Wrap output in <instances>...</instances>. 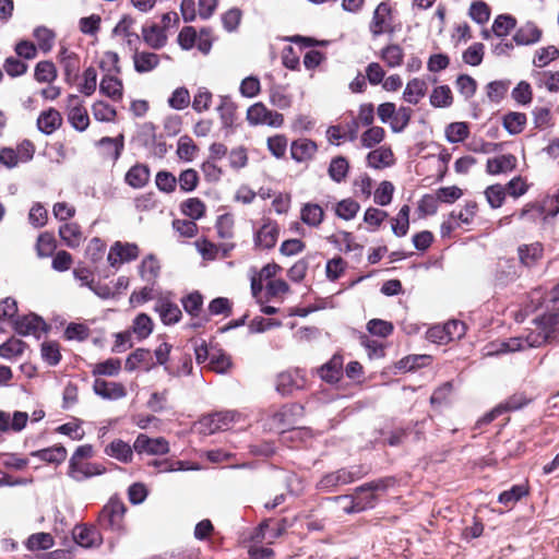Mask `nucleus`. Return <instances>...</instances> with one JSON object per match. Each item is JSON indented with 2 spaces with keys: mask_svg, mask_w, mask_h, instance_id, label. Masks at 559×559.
<instances>
[{
  "mask_svg": "<svg viewBox=\"0 0 559 559\" xmlns=\"http://www.w3.org/2000/svg\"><path fill=\"white\" fill-rule=\"evenodd\" d=\"M318 151L317 143L310 139H298L290 145V155L297 163L310 160Z\"/></svg>",
  "mask_w": 559,
  "mask_h": 559,
  "instance_id": "obj_17",
  "label": "nucleus"
},
{
  "mask_svg": "<svg viewBox=\"0 0 559 559\" xmlns=\"http://www.w3.org/2000/svg\"><path fill=\"white\" fill-rule=\"evenodd\" d=\"M150 465L156 467L158 472H175V471H198L200 467L186 461H171V460H154Z\"/></svg>",
  "mask_w": 559,
  "mask_h": 559,
  "instance_id": "obj_37",
  "label": "nucleus"
},
{
  "mask_svg": "<svg viewBox=\"0 0 559 559\" xmlns=\"http://www.w3.org/2000/svg\"><path fill=\"white\" fill-rule=\"evenodd\" d=\"M68 120L70 124L79 132L85 131L90 126V117L80 97L70 95L68 97Z\"/></svg>",
  "mask_w": 559,
  "mask_h": 559,
  "instance_id": "obj_8",
  "label": "nucleus"
},
{
  "mask_svg": "<svg viewBox=\"0 0 559 559\" xmlns=\"http://www.w3.org/2000/svg\"><path fill=\"white\" fill-rule=\"evenodd\" d=\"M427 84L421 79H413L411 80L404 90L403 97L404 100L416 105L419 100L426 95Z\"/></svg>",
  "mask_w": 559,
  "mask_h": 559,
  "instance_id": "obj_31",
  "label": "nucleus"
},
{
  "mask_svg": "<svg viewBox=\"0 0 559 559\" xmlns=\"http://www.w3.org/2000/svg\"><path fill=\"white\" fill-rule=\"evenodd\" d=\"M367 474L368 471L364 466L354 465L324 475L318 486L320 489L333 491L337 486L352 484Z\"/></svg>",
  "mask_w": 559,
  "mask_h": 559,
  "instance_id": "obj_3",
  "label": "nucleus"
},
{
  "mask_svg": "<svg viewBox=\"0 0 559 559\" xmlns=\"http://www.w3.org/2000/svg\"><path fill=\"white\" fill-rule=\"evenodd\" d=\"M26 545L31 550H46L53 546V537L49 533H36L28 537Z\"/></svg>",
  "mask_w": 559,
  "mask_h": 559,
  "instance_id": "obj_64",
  "label": "nucleus"
},
{
  "mask_svg": "<svg viewBox=\"0 0 559 559\" xmlns=\"http://www.w3.org/2000/svg\"><path fill=\"white\" fill-rule=\"evenodd\" d=\"M348 170L349 164L347 159L343 156H337L331 160L328 173L333 181L340 183L345 180Z\"/></svg>",
  "mask_w": 559,
  "mask_h": 559,
  "instance_id": "obj_41",
  "label": "nucleus"
},
{
  "mask_svg": "<svg viewBox=\"0 0 559 559\" xmlns=\"http://www.w3.org/2000/svg\"><path fill=\"white\" fill-rule=\"evenodd\" d=\"M46 328L47 325L45 321L34 313L23 316L14 321V329L16 333L24 336L33 335L36 338H39L46 331Z\"/></svg>",
  "mask_w": 559,
  "mask_h": 559,
  "instance_id": "obj_13",
  "label": "nucleus"
},
{
  "mask_svg": "<svg viewBox=\"0 0 559 559\" xmlns=\"http://www.w3.org/2000/svg\"><path fill=\"white\" fill-rule=\"evenodd\" d=\"M469 134L466 122H452L445 128V138L450 143L463 142Z\"/></svg>",
  "mask_w": 559,
  "mask_h": 559,
  "instance_id": "obj_46",
  "label": "nucleus"
},
{
  "mask_svg": "<svg viewBox=\"0 0 559 559\" xmlns=\"http://www.w3.org/2000/svg\"><path fill=\"white\" fill-rule=\"evenodd\" d=\"M154 310L159 314L164 324H175L181 319V310L167 297H160L156 300Z\"/></svg>",
  "mask_w": 559,
  "mask_h": 559,
  "instance_id": "obj_16",
  "label": "nucleus"
},
{
  "mask_svg": "<svg viewBox=\"0 0 559 559\" xmlns=\"http://www.w3.org/2000/svg\"><path fill=\"white\" fill-rule=\"evenodd\" d=\"M516 167V157L512 154H503L489 158L486 164V171L489 175H500L512 171Z\"/></svg>",
  "mask_w": 559,
  "mask_h": 559,
  "instance_id": "obj_20",
  "label": "nucleus"
},
{
  "mask_svg": "<svg viewBox=\"0 0 559 559\" xmlns=\"http://www.w3.org/2000/svg\"><path fill=\"white\" fill-rule=\"evenodd\" d=\"M535 329L526 336H518L501 342L499 347L490 354L512 353L523 350L531 347H539L546 342L555 338V334L559 324V313L550 312L534 320Z\"/></svg>",
  "mask_w": 559,
  "mask_h": 559,
  "instance_id": "obj_1",
  "label": "nucleus"
},
{
  "mask_svg": "<svg viewBox=\"0 0 559 559\" xmlns=\"http://www.w3.org/2000/svg\"><path fill=\"white\" fill-rule=\"evenodd\" d=\"M206 367L217 373H225L231 368V360L222 349L212 346V357Z\"/></svg>",
  "mask_w": 559,
  "mask_h": 559,
  "instance_id": "obj_36",
  "label": "nucleus"
},
{
  "mask_svg": "<svg viewBox=\"0 0 559 559\" xmlns=\"http://www.w3.org/2000/svg\"><path fill=\"white\" fill-rule=\"evenodd\" d=\"M413 116V110L409 107H400L395 110V115L390 123L391 130L395 133H400L406 129L408 126L411 118Z\"/></svg>",
  "mask_w": 559,
  "mask_h": 559,
  "instance_id": "obj_51",
  "label": "nucleus"
},
{
  "mask_svg": "<svg viewBox=\"0 0 559 559\" xmlns=\"http://www.w3.org/2000/svg\"><path fill=\"white\" fill-rule=\"evenodd\" d=\"M369 31L373 37L393 31L391 26V8L388 2H381L376 8Z\"/></svg>",
  "mask_w": 559,
  "mask_h": 559,
  "instance_id": "obj_12",
  "label": "nucleus"
},
{
  "mask_svg": "<svg viewBox=\"0 0 559 559\" xmlns=\"http://www.w3.org/2000/svg\"><path fill=\"white\" fill-rule=\"evenodd\" d=\"M93 389L98 396L106 400H119L127 395V390L121 383L103 379H96Z\"/></svg>",
  "mask_w": 559,
  "mask_h": 559,
  "instance_id": "obj_18",
  "label": "nucleus"
},
{
  "mask_svg": "<svg viewBox=\"0 0 559 559\" xmlns=\"http://www.w3.org/2000/svg\"><path fill=\"white\" fill-rule=\"evenodd\" d=\"M525 495H527L526 487L523 485H515L511 489L501 492L498 501L506 507L511 508Z\"/></svg>",
  "mask_w": 559,
  "mask_h": 559,
  "instance_id": "obj_56",
  "label": "nucleus"
},
{
  "mask_svg": "<svg viewBox=\"0 0 559 559\" xmlns=\"http://www.w3.org/2000/svg\"><path fill=\"white\" fill-rule=\"evenodd\" d=\"M34 37L36 38L38 48L41 51L48 52L52 49L55 43V34L49 28L44 26L35 28Z\"/></svg>",
  "mask_w": 559,
  "mask_h": 559,
  "instance_id": "obj_63",
  "label": "nucleus"
},
{
  "mask_svg": "<svg viewBox=\"0 0 559 559\" xmlns=\"http://www.w3.org/2000/svg\"><path fill=\"white\" fill-rule=\"evenodd\" d=\"M300 218L306 225L318 227L323 222L324 211L319 204L306 203L301 207Z\"/></svg>",
  "mask_w": 559,
  "mask_h": 559,
  "instance_id": "obj_32",
  "label": "nucleus"
},
{
  "mask_svg": "<svg viewBox=\"0 0 559 559\" xmlns=\"http://www.w3.org/2000/svg\"><path fill=\"white\" fill-rule=\"evenodd\" d=\"M99 91L112 100L118 102L122 99L123 85L117 76L105 75L100 81Z\"/></svg>",
  "mask_w": 559,
  "mask_h": 559,
  "instance_id": "obj_29",
  "label": "nucleus"
},
{
  "mask_svg": "<svg viewBox=\"0 0 559 559\" xmlns=\"http://www.w3.org/2000/svg\"><path fill=\"white\" fill-rule=\"evenodd\" d=\"M124 504L111 499L100 511L98 523L102 530L120 532L123 528Z\"/></svg>",
  "mask_w": 559,
  "mask_h": 559,
  "instance_id": "obj_4",
  "label": "nucleus"
},
{
  "mask_svg": "<svg viewBox=\"0 0 559 559\" xmlns=\"http://www.w3.org/2000/svg\"><path fill=\"white\" fill-rule=\"evenodd\" d=\"M139 253L140 250L135 243L116 241L109 249L107 261L110 266L118 269L123 263L135 260Z\"/></svg>",
  "mask_w": 559,
  "mask_h": 559,
  "instance_id": "obj_6",
  "label": "nucleus"
},
{
  "mask_svg": "<svg viewBox=\"0 0 559 559\" xmlns=\"http://www.w3.org/2000/svg\"><path fill=\"white\" fill-rule=\"evenodd\" d=\"M393 152L391 148L381 146L368 153L367 164L374 169H381L393 164Z\"/></svg>",
  "mask_w": 559,
  "mask_h": 559,
  "instance_id": "obj_28",
  "label": "nucleus"
},
{
  "mask_svg": "<svg viewBox=\"0 0 559 559\" xmlns=\"http://www.w3.org/2000/svg\"><path fill=\"white\" fill-rule=\"evenodd\" d=\"M35 80L39 83H51L57 78V70L51 61H40L35 67Z\"/></svg>",
  "mask_w": 559,
  "mask_h": 559,
  "instance_id": "obj_47",
  "label": "nucleus"
},
{
  "mask_svg": "<svg viewBox=\"0 0 559 559\" xmlns=\"http://www.w3.org/2000/svg\"><path fill=\"white\" fill-rule=\"evenodd\" d=\"M142 37L144 43L153 49L163 48L167 44L168 39L167 34L164 31V27H160L157 24L143 26Z\"/></svg>",
  "mask_w": 559,
  "mask_h": 559,
  "instance_id": "obj_21",
  "label": "nucleus"
},
{
  "mask_svg": "<svg viewBox=\"0 0 559 559\" xmlns=\"http://www.w3.org/2000/svg\"><path fill=\"white\" fill-rule=\"evenodd\" d=\"M61 123L62 117L55 108L43 111L37 118L38 130L47 135L53 133Z\"/></svg>",
  "mask_w": 559,
  "mask_h": 559,
  "instance_id": "obj_22",
  "label": "nucleus"
},
{
  "mask_svg": "<svg viewBox=\"0 0 559 559\" xmlns=\"http://www.w3.org/2000/svg\"><path fill=\"white\" fill-rule=\"evenodd\" d=\"M133 448L121 439H116L106 445L104 452L121 463H130L133 457Z\"/></svg>",
  "mask_w": 559,
  "mask_h": 559,
  "instance_id": "obj_23",
  "label": "nucleus"
},
{
  "mask_svg": "<svg viewBox=\"0 0 559 559\" xmlns=\"http://www.w3.org/2000/svg\"><path fill=\"white\" fill-rule=\"evenodd\" d=\"M177 183L179 185L180 190L186 193L193 191L199 185V175L197 170L188 168L181 171L177 178Z\"/></svg>",
  "mask_w": 559,
  "mask_h": 559,
  "instance_id": "obj_61",
  "label": "nucleus"
},
{
  "mask_svg": "<svg viewBox=\"0 0 559 559\" xmlns=\"http://www.w3.org/2000/svg\"><path fill=\"white\" fill-rule=\"evenodd\" d=\"M121 369V361L118 358H109L105 361L98 362L93 368L95 376H117Z\"/></svg>",
  "mask_w": 559,
  "mask_h": 559,
  "instance_id": "obj_60",
  "label": "nucleus"
},
{
  "mask_svg": "<svg viewBox=\"0 0 559 559\" xmlns=\"http://www.w3.org/2000/svg\"><path fill=\"white\" fill-rule=\"evenodd\" d=\"M394 193V186L390 181H382L373 194V201L380 206L389 205Z\"/></svg>",
  "mask_w": 559,
  "mask_h": 559,
  "instance_id": "obj_62",
  "label": "nucleus"
},
{
  "mask_svg": "<svg viewBox=\"0 0 559 559\" xmlns=\"http://www.w3.org/2000/svg\"><path fill=\"white\" fill-rule=\"evenodd\" d=\"M390 479H379L364 484L355 489V493L346 496L350 498L352 506L345 508L346 512H360L374 506L376 496L373 491L385 490L390 485Z\"/></svg>",
  "mask_w": 559,
  "mask_h": 559,
  "instance_id": "obj_2",
  "label": "nucleus"
},
{
  "mask_svg": "<svg viewBox=\"0 0 559 559\" xmlns=\"http://www.w3.org/2000/svg\"><path fill=\"white\" fill-rule=\"evenodd\" d=\"M160 265L157 258L153 254L146 255L140 266L139 273L143 281L153 284L159 275Z\"/></svg>",
  "mask_w": 559,
  "mask_h": 559,
  "instance_id": "obj_30",
  "label": "nucleus"
},
{
  "mask_svg": "<svg viewBox=\"0 0 559 559\" xmlns=\"http://www.w3.org/2000/svg\"><path fill=\"white\" fill-rule=\"evenodd\" d=\"M132 59L138 73L151 72L159 64V56L154 52L135 50Z\"/></svg>",
  "mask_w": 559,
  "mask_h": 559,
  "instance_id": "obj_24",
  "label": "nucleus"
},
{
  "mask_svg": "<svg viewBox=\"0 0 559 559\" xmlns=\"http://www.w3.org/2000/svg\"><path fill=\"white\" fill-rule=\"evenodd\" d=\"M165 370L173 377L188 376L192 371V359L189 355H181L176 364L166 366Z\"/></svg>",
  "mask_w": 559,
  "mask_h": 559,
  "instance_id": "obj_52",
  "label": "nucleus"
},
{
  "mask_svg": "<svg viewBox=\"0 0 559 559\" xmlns=\"http://www.w3.org/2000/svg\"><path fill=\"white\" fill-rule=\"evenodd\" d=\"M330 241L336 246L340 250L350 252L360 250L361 246L355 241V237L352 233L341 230L330 237Z\"/></svg>",
  "mask_w": 559,
  "mask_h": 559,
  "instance_id": "obj_38",
  "label": "nucleus"
},
{
  "mask_svg": "<svg viewBox=\"0 0 559 559\" xmlns=\"http://www.w3.org/2000/svg\"><path fill=\"white\" fill-rule=\"evenodd\" d=\"M306 373L301 369L287 370L278 374L276 389L283 394L287 395L295 390H300L306 386Z\"/></svg>",
  "mask_w": 559,
  "mask_h": 559,
  "instance_id": "obj_7",
  "label": "nucleus"
},
{
  "mask_svg": "<svg viewBox=\"0 0 559 559\" xmlns=\"http://www.w3.org/2000/svg\"><path fill=\"white\" fill-rule=\"evenodd\" d=\"M385 131L382 127L371 126L360 136L361 145L371 148L384 140Z\"/></svg>",
  "mask_w": 559,
  "mask_h": 559,
  "instance_id": "obj_53",
  "label": "nucleus"
},
{
  "mask_svg": "<svg viewBox=\"0 0 559 559\" xmlns=\"http://www.w3.org/2000/svg\"><path fill=\"white\" fill-rule=\"evenodd\" d=\"M409 212L411 207L403 205L396 217L392 219V231L395 236L403 237L407 234L409 228Z\"/></svg>",
  "mask_w": 559,
  "mask_h": 559,
  "instance_id": "obj_43",
  "label": "nucleus"
},
{
  "mask_svg": "<svg viewBox=\"0 0 559 559\" xmlns=\"http://www.w3.org/2000/svg\"><path fill=\"white\" fill-rule=\"evenodd\" d=\"M358 136L357 120H352L345 126H331L326 130V138L331 144L340 145L342 142H353Z\"/></svg>",
  "mask_w": 559,
  "mask_h": 559,
  "instance_id": "obj_14",
  "label": "nucleus"
},
{
  "mask_svg": "<svg viewBox=\"0 0 559 559\" xmlns=\"http://www.w3.org/2000/svg\"><path fill=\"white\" fill-rule=\"evenodd\" d=\"M67 449L62 445H53L51 448L41 449L32 452L33 456L41 461L52 464H60L67 459Z\"/></svg>",
  "mask_w": 559,
  "mask_h": 559,
  "instance_id": "obj_35",
  "label": "nucleus"
},
{
  "mask_svg": "<svg viewBox=\"0 0 559 559\" xmlns=\"http://www.w3.org/2000/svg\"><path fill=\"white\" fill-rule=\"evenodd\" d=\"M106 468L99 463L69 461L68 476L75 481H83L93 476L102 475Z\"/></svg>",
  "mask_w": 559,
  "mask_h": 559,
  "instance_id": "obj_10",
  "label": "nucleus"
},
{
  "mask_svg": "<svg viewBox=\"0 0 559 559\" xmlns=\"http://www.w3.org/2000/svg\"><path fill=\"white\" fill-rule=\"evenodd\" d=\"M153 331V321L145 314L140 313L135 317L132 324V332L138 336L139 340L146 338Z\"/></svg>",
  "mask_w": 559,
  "mask_h": 559,
  "instance_id": "obj_50",
  "label": "nucleus"
},
{
  "mask_svg": "<svg viewBox=\"0 0 559 559\" xmlns=\"http://www.w3.org/2000/svg\"><path fill=\"white\" fill-rule=\"evenodd\" d=\"M92 114L97 121L102 122H112L117 116L116 109L103 100L93 104Z\"/></svg>",
  "mask_w": 559,
  "mask_h": 559,
  "instance_id": "obj_48",
  "label": "nucleus"
},
{
  "mask_svg": "<svg viewBox=\"0 0 559 559\" xmlns=\"http://www.w3.org/2000/svg\"><path fill=\"white\" fill-rule=\"evenodd\" d=\"M73 537L83 547H94L102 543L100 534L95 527L78 526L73 531Z\"/></svg>",
  "mask_w": 559,
  "mask_h": 559,
  "instance_id": "obj_27",
  "label": "nucleus"
},
{
  "mask_svg": "<svg viewBox=\"0 0 559 559\" xmlns=\"http://www.w3.org/2000/svg\"><path fill=\"white\" fill-rule=\"evenodd\" d=\"M343 357L341 355H334L328 362L318 369L319 377L328 382H337L343 373Z\"/></svg>",
  "mask_w": 559,
  "mask_h": 559,
  "instance_id": "obj_19",
  "label": "nucleus"
},
{
  "mask_svg": "<svg viewBox=\"0 0 559 559\" xmlns=\"http://www.w3.org/2000/svg\"><path fill=\"white\" fill-rule=\"evenodd\" d=\"M379 57L389 68H397L403 63L404 50L397 44H390L381 49Z\"/></svg>",
  "mask_w": 559,
  "mask_h": 559,
  "instance_id": "obj_33",
  "label": "nucleus"
},
{
  "mask_svg": "<svg viewBox=\"0 0 559 559\" xmlns=\"http://www.w3.org/2000/svg\"><path fill=\"white\" fill-rule=\"evenodd\" d=\"M29 416L25 412L15 411L12 415L0 409V432H20L25 427Z\"/></svg>",
  "mask_w": 559,
  "mask_h": 559,
  "instance_id": "obj_15",
  "label": "nucleus"
},
{
  "mask_svg": "<svg viewBox=\"0 0 559 559\" xmlns=\"http://www.w3.org/2000/svg\"><path fill=\"white\" fill-rule=\"evenodd\" d=\"M181 304L188 314L198 317L202 310L203 297L199 292H193L185 296Z\"/></svg>",
  "mask_w": 559,
  "mask_h": 559,
  "instance_id": "obj_54",
  "label": "nucleus"
},
{
  "mask_svg": "<svg viewBox=\"0 0 559 559\" xmlns=\"http://www.w3.org/2000/svg\"><path fill=\"white\" fill-rule=\"evenodd\" d=\"M559 57V50L555 46L543 47L536 50L533 64L537 68H544Z\"/></svg>",
  "mask_w": 559,
  "mask_h": 559,
  "instance_id": "obj_55",
  "label": "nucleus"
},
{
  "mask_svg": "<svg viewBox=\"0 0 559 559\" xmlns=\"http://www.w3.org/2000/svg\"><path fill=\"white\" fill-rule=\"evenodd\" d=\"M57 248L53 234L45 231L41 233L36 242V252L39 258L50 257Z\"/></svg>",
  "mask_w": 559,
  "mask_h": 559,
  "instance_id": "obj_45",
  "label": "nucleus"
},
{
  "mask_svg": "<svg viewBox=\"0 0 559 559\" xmlns=\"http://www.w3.org/2000/svg\"><path fill=\"white\" fill-rule=\"evenodd\" d=\"M59 236L70 248H76L82 241V231L76 223H66L59 228Z\"/></svg>",
  "mask_w": 559,
  "mask_h": 559,
  "instance_id": "obj_34",
  "label": "nucleus"
},
{
  "mask_svg": "<svg viewBox=\"0 0 559 559\" xmlns=\"http://www.w3.org/2000/svg\"><path fill=\"white\" fill-rule=\"evenodd\" d=\"M543 255V247L539 242L522 246L519 248V257L521 262L526 265H533Z\"/></svg>",
  "mask_w": 559,
  "mask_h": 559,
  "instance_id": "obj_42",
  "label": "nucleus"
},
{
  "mask_svg": "<svg viewBox=\"0 0 559 559\" xmlns=\"http://www.w3.org/2000/svg\"><path fill=\"white\" fill-rule=\"evenodd\" d=\"M181 212L191 219H200L205 213V204L199 198H189L182 202Z\"/></svg>",
  "mask_w": 559,
  "mask_h": 559,
  "instance_id": "obj_44",
  "label": "nucleus"
},
{
  "mask_svg": "<svg viewBox=\"0 0 559 559\" xmlns=\"http://www.w3.org/2000/svg\"><path fill=\"white\" fill-rule=\"evenodd\" d=\"M247 121L251 126H269L280 128L284 123V116L269 109L263 103H255L247 110Z\"/></svg>",
  "mask_w": 559,
  "mask_h": 559,
  "instance_id": "obj_5",
  "label": "nucleus"
},
{
  "mask_svg": "<svg viewBox=\"0 0 559 559\" xmlns=\"http://www.w3.org/2000/svg\"><path fill=\"white\" fill-rule=\"evenodd\" d=\"M133 449L138 453L163 455L169 452V443L163 437L153 439L144 433H140L133 443Z\"/></svg>",
  "mask_w": 559,
  "mask_h": 559,
  "instance_id": "obj_9",
  "label": "nucleus"
},
{
  "mask_svg": "<svg viewBox=\"0 0 559 559\" xmlns=\"http://www.w3.org/2000/svg\"><path fill=\"white\" fill-rule=\"evenodd\" d=\"M542 31L532 22L521 26L513 35L516 45H533L540 40Z\"/></svg>",
  "mask_w": 559,
  "mask_h": 559,
  "instance_id": "obj_25",
  "label": "nucleus"
},
{
  "mask_svg": "<svg viewBox=\"0 0 559 559\" xmlns=\"http://www.w3.org/2000/svg\"><path fill=\"white\" fill-rule=\"evenodd\" d=\"M124 180L134 189L143 188L150 180V168L144 164H136L127 171Z\"/></svg>",
  "mask_w": 559,
  "mask_h": 559,
  "instance_id": "obj_26",
  "label": "nucleus"
},
{
  "mask_svg": "<svg viewBox=\"0 0 559 559\" xmlns=\"http://www.w3.org/2000/svg\"><path fill=\"white\" fill-rule=\"evenodd\" d=\"M533 78L538 87H545L549 92L559 91V71H535Z\"/></svg>",
  "mask_w": 559,
  "mask_h": 559,
  "instance_id": "obj_39",
  "label": "nucleus"
},
{
  "mask_svg": "<svg viewBox=\"0 0 559 559\" xmlns=\"http://www.w3.org/2000/svg\"><path fill=\"white\" fill-rule=\"evenodd\" d=\"M280 235V227L276 222L266 218L254 234V243L260 249H271L275 246Z\"/></svg>",
  "mask_w": 559,
  "mask_h": 559,
  "instance_id": "obj_11",
  "label": "nucleus"
},
{
  "mask_svg": "<svg viewBox=\"0 0 559 559\" xmlns=\"http://www.w3.org/2000/svg\"><path fill=\"white\" fill-rule=\"evenodd\" d=\"M359 210V203L352 198H347L336 203L334 212L337 217L350 221L357 215Z\"/></svg>",
  "mask_w": 559,
  "mask_h": 559,
  "instance_id": "obj_40",
  "label": "nucleus"
},
{
  "mask_svg": "<svg viewBox=\"0 0 559 559\" xmlns=\"http://www.w3.org/2000/svg\"><path fill=\"white\" fill-rule=\"evenodd\" d=\"M236 105L228 98L223 97L218 106V112L224 127H231L236 118Z\"/></svg>",
  "mask_w": 559,
  "mask_h": 559,
  "instance_id": "obj_59",
  "label": "nucleus"
},
{
  "mask_svg": "<svg viewBox=\"0 0 559 559\" xmlns=\"http://www.w3.org/2000/svg\"><path fill=\"white\" fill-rule=\"evenodd\" d=\"M452 93L449 86L441 85L436 87L430 95V104L433 107H449L452 104Z\"/></svg>",
  "mask_w": 559,
  "mask_h": 559,
  "instance_id": "obj_58",
  "label": "nucleus"
},
{
  "mask_svg": "<svg viewBox=\"0 0 559 559\" xmlns=\"http://www.w3.org/2000/svg\"><path fill=\"white\" fill-rule=\"evenodd\" d=\"M516 21L513 16L508 14L498 15L492 23V32L498 37H503L515 27Z\"/></svg>",
  "mask_w": 559,
  "mask_h": 559,
  "instance_id": "obj_57",
  "label": "nucleus"
},
{
  "mask_svg": "<svg viewBox=\"0 0 559 559\" xmlns=\"http://www.w3.org/2000/svg\"><path fill=\"white\" fill-rule=\"evenodd\" d=\"M526 124V116L522 112H509L503 117V127L510 134H519Z\"/></svg>",
  "mask_w": 559,
  "mask_h": 559,
  "instance_id": "obj_49",
  "label": "nucleus"
}]
</instances>
